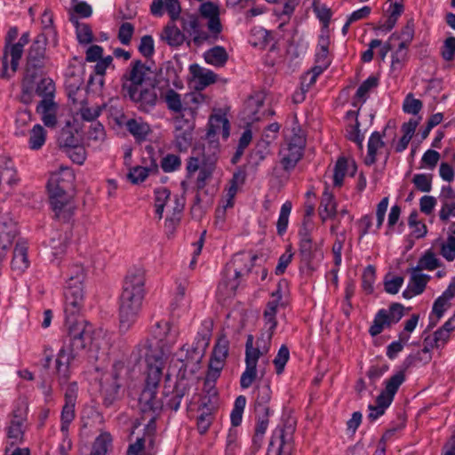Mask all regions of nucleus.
<instances>
[{"mask_svg": "<svg viewBox=\"0 0 455 455\" xmlns=\"http://www.w3.org/2000/svg\"><path fill=\"white\" fill-rule=\"evenodd\" d=\"M67 336L56 358V372L60 385L68 384L72 369L82 364L87 358L89 346L92 342L93 328L83 318L65 320Z\"/></svg>", "mask_w": 455, "mask_h": 455, "instance_id": "f257e3e1", "label": "nucleus"}, {"mask_svg": "<svg viewBox=\"0 0 455 455\" xmlns=\"http://www.w3.org/2000/svg\"><path fill=\"white\" fill-rule=\"evenodd\" d=\"M162 70L152 69L140 60H134L121 77V93L143 113L155 109L158 96L156 88L160 84Z\"/></svg>", "mask_w": 455, "mask_h": 455, "instance_id": "f03ea898", "label": "nucleus"}, {"mask_svg": "<svg viewBox=\"0 0 455 455\" xmlns=\"http://www.w3.org/2000/svg\"><path fill=\"white\" fill-rule=\"evenodd\" d=\"M159 379V370L155 368L151 370L148 384L145 385L140 399V420L147 421L142 437L137 438L136 442L131 443L127 449V455H144L146 443L149 447L155 443V435L156 432V419L161 415L163 403L156 399V388Z\"/></svg>", "mask_w": 455, "mask_h": 455, "instance_id": "7ed1b4c3", "label": "nucleus"}, {"mask_svg": "<svg viewBox=\"0 0 455 455\" xmlns=\"http://www.w3.org/2000/svg\"><path fill=\"white\" fill-rule=\"evenodd\" d=\"M151 334L154 337L155 343L147 339L139 343L133 351V354L137 353V360L144 358L147 362L148 373L145 385L148 384L151 370L155 368L159 370L157 384L160 382L164 368V356L176 342L178 331L173 329L168 321L161 320L156 322L151 327Z\"/></svg>", "mask_w": 455, "mask_h": 455, "instance_id": "20e7f679", "label": "nucleus"}, {"mask_svg": "<svg viewBox=\"0 0 455 455\" xmlns=\"http://www.w3.org/2000/svg\"><path fill=\"white\" fill-rule=\"evenodd\" d=\"M47 44V36L43 32L36 36L28 48L20 95V100L23 104L28 105L32 102L35 84L44 74L48 60L46 55Z\"/></svg>", "mask_w": 455, "mask_h": 455, "instance_id": "39448f33", "label": "nucleus"}, {"mask_svg": "<svg viewBox=\"0 0 455 455\" xmlns=\"http://www.w3.org/2000/svg\"><path fill=\"white\" fill-rule=\"evenodd\" d=\"M74 176L68 172L65 175L53 174L47 182V190L54 218L60 222L69 223L75 215L76 205L69 191L72 188Z\"/></svg>", "mask_w": 455, "mask_h": 455, "instance_id": "423d86ee", "label": "nucleus"}, {"mask_svg": "<svg viewBox=\"0 0 455 455\" xmlns=\"http://www.w3.org/2000/svg\"><path fill=\"white\" fill-rule=\"evenodd\" d=\"M78 396V385L76 382L68 383L64 393L65 403L60 412V432L62 435L61 443L58 451L60 455H68L72 450L73 443L69 437V426L76 418V404Z\"/></svg>", "mask_w": 455, "mask_h": 455, "instance_id": "0eeeda50", "label": "nucleus"}, {"mask_svg": "<svg viewBox=\"0 0 455 455\" xmlns=\"http://www.w3.org/2000/svg\"><path fill=\"white\" fill-rule=\"evenodd\" d=\"M218 154L214 151H208L206 148L203 149L202 156H190L187 161L186 171L187 177L191 178L196 172L199 171L196 187L197 190L204 189L208 181L212 179L213 172L216 168L218 160Z\"/></svg>", "mask_w": 455, "mask_h": 455, "instance_id": "6e6552de", "label": "nucleus"}, {"mask_svg": "<svg viewBox=\"0 0 455 455\" xmlns=\"http://www.w3.org/2000/svg\"><path fill=\"white\" fill-rule=\"evenodd\" d=\"M145 282V271L142 268L129 271L124 282L119 301L141 307L146 293Z\"/></svg>", "mask_w": 455, "mask_h": 455, "instance_id": "1a4fd4ad", "label": "nucleus"}, {"mask_svg": "<svg viewBox=\"0 0 455 455\" xmlns=\"http://www.w3.org/2000/svg\"><path fill=\"white\" fill-rule=\"evenodd\" d=\"M29 32H25L20 36L17 43H14L12 46H8L7 50L4 51L2 59V78L9 79L16 73L20 60L23 55L24 46L29 43Z\"/></svg>", "mask_w": 455, "mask_h": 455, "instance_id": "9d476101", "label": "nucleus"}, {"mask_svg": "<svg viewBox=\"0 0 455 455\" xmlns=\"http://www.w3.org/2000/svg\"><path fill=\"white\" fill-rule=\"evenodd\" d=\"M305 139L298 134H293L290 140L280 148V163L284 171L293 170L298 162L303 156Z\"/></svg>", "mask_w": 455, "mask_h": 455, "instance_id": "9b49d317", "label": "nucleus"}, {"mask_svg": "<svg viewBox=\"0 0 455 455\" xmlns=\"http://www.w3.org/2000/svg\"><path fill=\"white\" fill-rule=\"evenodd\" d=\"M28 407L26 404L17 405L10 415V422L6 427V435L11 444H17L23 441L27 428Z\"/></svg>", "mask_w": 455, "mask_h": 455, "instance_id": "f8f14e48", "label": "nucleus"}, {"mask_svg": "<svg viewBox=\"0 0 455 455\" xmlns=\"http://www.w3.org/2000/svg\"><path fill=\"white\" fill-rule=\"evenodd\" d=\"M124 363L122 362L115 363L110 378H107L101 383V395L103 405L105 407L112 406L120 398L121 383L119 382L120 371L124 370Z\"/></svg>", "mask_w": 455, "mask_h": 455, "instance_id": "ddd939ff", "label": "nucleus"}, {"mask_svg": "<svg viewBox=\"0 0 455 455\" xmlns=\"http://www.w3.org/2000/svg\"><path fill=\"white\" fill-rule=\"evenodd\" d=\"M257 258V255L247 252H240L233 257L231 262L227 266V271L233 270L235 274V279L229 282L231 290L235 291L238 287L239 282L236 281L238 278L251 272Z\"/></svg>", "mask_w": 455, "mask_h": 455, "instance_id": "4468645a", "label": "nucleus"}, {"mask_svg": "<svg viewBox=\"0 0 455 455\" xmlns=\"http://www.w3.org/2000/svg\"><path fill=\"white\" fill-rule=\"evenodd\" d=\"M84 305V289L82 286L66 287L65 290V320L68 317L78 319L79 314Z\"/></svg>", "mask_w": 455, "mask_h": 455, "instance_id": "2eb2a0df", "label": "nucleus"}, {"mask_svg": "<svg viewBox=\"0 0 455 455\" xmlns=\"http://www.w3.org/2000/svg\"><path fill=\"white\" fill-rule=\"evenodd\" d=\"M299 256L300 261L310 271H314L313 259L315 257L316 248L313 244L310 234L307 228L300 229L299 232Z\"/></svg>", "mask_w": 455, "mask_h": 455, "instance_id": "dca6fc26", "label": "nucleus"}, {"mask_svg": "<svg viewBox=\"0 0 455 455\" xmlns=\"http://www.w3.org/2000/svg\"><path fill=\"white\" fill-rule=\"evenodd\" d=\"M158 385L159 383L156 388L155 396H156ZM189 388L190 387L187 383H185L183 380H180L176 383L171 394L164 391V400L157 399V397H156V399L163 403V408L165 407L172 411H177L180 408L182 398L188 393Z\"/></svg>", "mask_w": 455, "mask_h": 455, "instance_id": "f3484780", "label": "nucleus"}, {"mask_svg": "<svg viewBox=\"0 0 455 455\" xmlns=\"http://www.w3.org/2000/svg\"><path fill=\"white\" fill-rule=\"evenodd\" d=\"M193 124L182 118H176L175 120V145L176 148L180 151H187L190 147L193 140Z\"/></svg>", "mask_w": 455, "mask_h": 455, "instance_id": "a211bd4d", "label": "nucleus"}, {"mask_svg": "<svg viewBox=\"0 0 455 455\" xmlns=\"http://www.w3.org/2000/svg\"><path fill=\"white\" fill-rule=\"evenodd\" d=\"M199 12L203 18L208 20L207 28L209 32L217 37L222 31L219 6L212 2H205L200 5Z\"/></svg>", "mask_w": 455, "mask_h": 455, "instance_id": "6ab92c4d", "label": "nucleus"}, {"mask_svg": "<svg viewBox=\"0 0 455 455\" xmlns=\"http://www.w3.org/2000/svg\"><path fill=\"white\" fill-rule=\"evenodd\" d=\"M20 181L17 170L12 158L6 156H0V188L2 189L12 188Z\"/></svg>", "mask_w": 455, "mask_h": 455, "instance_id": "aec40b11", "label": "nucleus"}, {"mask_svg": "<svg viewBox=\"0 0 455 455\" xmlns=\"http://www.w3.org/2000/svg\"><path fill=\"white\" fill-rule=\"evenodd\" d=\"M146 149L149 155V164H148L147 166L133 167L130 170L129 173L127 174L128 180L133 184H139L140 182H143L150 173L158 172V164L156 163V160L153 157V148L149 146L147 147Z\"/></svg>", "mask_w": 455, "mask_h": 455, "instance_id": "412c9836", "label": "nucleus"}, {"mask_svg": "<svg viewBox=\"0 0 455 455\" xmlns=\"http://www.w3.org/2000/svg\"><path fill=\"white\" fill-rule=\"evenodd\" d=\"M141 307L119 301V331H128L138 319Z\"/></svg>", "mask_w": 455, "mask_h": 455, "instance_id": "4be33fe9", "label": "nucleus"}, {"mask_svg": "<svg viewBox=\"0 0 455 455\" xmlns=\"http://www.w3.org/2000/svg\"><path fill=\"white\" fill-rule=\"evenodd\" d=\"M28 250V243L25 240H19L16 243L11 267L12 271L16 272L18 275L22 274L30 265Z\"/></svg>", "mask_w": 455, "mask_h": 455, "instance_id": "5701e85b", "label": "nucleus"}, {"mask_svg": "<svg viewBox=\"0 0 455 455\" xmlns=\"http://www.w3.org/2000/svg\"><path fill=\"white\" fill-rule=\"evenodd\" d=\"M228 119L222 116H211L208 124V131L206 133V140L208 143L204 148L208 151H214L215 153L220 152V143L216 139V135L220 132V129L225 125Z\"/></svg>", "mask_w": 455, "mask_h": 455, "instance_id": "b1692460", "label": "nucleus"}, {"mask_svg": "<svg viewBox=\"0 0 455 455\" xmlns=\"http://www.w3.org/2000/svg\"><path fill=\"white\" fill-rule=\"evenodd\" d=\"M164 8L172 22L180 18L181 7L179 0H153L150 12L154 16L161 17L164 14Z\"/></svg>", "mask_w": 455, "mask_h": 455, "instance_id": "393cba45", "label": "nucleus"}, {"mask_svg": "<svg viewBox=\"0 0 455 455\" xmlns=\"http://www.w3.org/2000/svg\"><path fill=\"white\" fill-rule=\"evenodd\" d=\"M189 71L196 80V90H204L208 85L214 84L217 80V75L213 71L204 68L198 64L190 65Z\"/></svg>", "mask_w": 455, "mask_h": 455, "instance_id": "a878e982", "label": "nucleus"}, {"mask_svg": "<svg viewBox=\"0 0 455 455\" xmlns=\"http://www.w3.org/2000/svg\"><path fill=\"white\" fill-rule=\"evenodd\" d=\"M62 275L67 282L66 287L82 286L85 279V270L81 263L75 262L69 264L67 268L62 272Z\"/></svg>", "mask_w": 455, "mask_h": 455, "instance_id": "bb28decb", "label": "nucleus"}, {"mask_svg": "<svg viewBox=\"0 0 455 455\" xmlns=\"http://www.w3.org/2000/svg\"><path fill=\"white\" fill-rule=\"evenodd\" d=\"M57 105L52 99H44L37 106V111L42 114V121L47 127L53 128L57 124Z\"/></svg>", "mask_w": 455, "mask_h": 455, "instance_id": "cd10ccee", "label": "nucleus"}, {"mask_svg": "<svg viewBox=\"0 0 455 455\" xmlns=\"http://www.w3.org/2000/svg\"><path fill=\"white\" fill-rule=\"evenodd\" d=\"M318 212L323 222H324L327 219L336 218L338 214L337 203L334 199V196L327 190L323 193Z\"/></svg>", "mask_w": 455, "mask_h": 455, "instance_id": "c85d7f7f", "label": "nucleus"}, {"mask_svg": "<svg viewBox=\"0 0 455 455\" xmlns=\"http://www.w3.org/2000/svg\"><path fill=\"white\" fill-rule=\"evenodd\" d=\"M254 412L257 419L255 427V438L262 437L268 426V418L270 415V407L266 404L254 403Z\"/></svg>", "mask_w": 455, "mask_h": 455, "instance_id": "c756f323", "label": "nucleus"}, {"mask_svg": "<svg viewBox=\"0 0 455 455\" xmlns=\"http://www.w3.org/2000/svg\"><path fill=\"white\" fill-rule=\"evenodd\" d=\"M197 349L192 346L191 349L187 350L186 358L180 359L182 365L180 369L179 374L182 379L185 378L186 371L188 370L190 373H195L199 369V364L204 355H201L196 360Z\"/></svg>", "mask_w": 455, "mask_h": 455, "instance_id": "7c9ffc66", "label": "nucleus"}, {"mask_svg": "<svg viewBox=\"0 0 455 455\" xmlns=\"http://www.w3.org/2000/svg\"><path fill=\"white\" fill-rule=\"evenodd\" d=\"M382 137L383 135L379 132H373L370 136L368 140L367 156L364 159L366 165L370 166L376 163L378 149L385 146Z\"/></svg>", "mask_w": 455, "mask_h": 455, "instance_id": "2f4dec72", "label": "nucleus"}, {"mask_svg": "<svg viewBox=\"0 0 455 455\" xmlns=\"http://www.w3.org/2000/svg\"><path fill=\"white\" fill-rule=\"evenodd\" d=\"M162 39L164 40L170 46H180L185 41V35L176 27L173 22L169 23L164 28L162 33Z\"/></svg>", "mask_w": 455, "mask_h": 455, "instance_id": "473e14b6", "label": "nucleus"}, {"mask_svg": "<svg viewBox=\"0 0 455 455\" xmlns=\"http://www.w3.org/2000/svg\"><path fill=\"white\" fill-rule=\"evenodd\" d=\"M351 168V175L353 176L356 171V165L355 162L349 164L348 161L345 157H339L335 164L334 174H333V184L334 186L340 187L343 183L348 169Z\"/></svg>", "mask_w": 455, "mask_h": 455, "instance_id": "72a5a7b5", "label": "nucleus"}, {"mask_svg": "<svg viewBox=\"0 0 455 455\" xmlns=\"http://www.w3.org/2000/svg\"><path fill=\"white\" fill-rule=\"evenodd\" d=\"M77 129L73 128L71 123L68 121L61 129L58 142L61 148H70L80 144L79 138L76 136Z\"/></svg>", "mask_w": 455, "mask_h": 455, "instance_id": "f704fd0d", "label": "nucleus"}, {"mask_svg": "<svg viewBox=\"0 0 455 455\" xmlns=\"http://www.w3.org/2000/svg\"><path fill=\"white\" fill-rule=\"evenodd\" d=\"M259 359L245 360V371L240 378V387L243 389L249 388L258 377L257 364Z\"/></svg>", "mask_w": 455, "mask_h": 455, "instance_id": "c9c22d12", "label": "nucleus"}, {"mask_svg": "<svg viewBox=\"0 0 455 455\" xmlns=\"http://www.w3.org/2000/svg\"><path fill=\"white\" fill-rule=\"evenodd\" d=\"M126 130L139 141L146 140L150 132L149 125L141 119H129L125 124Z\"/></svg>", "mask_w": 455, "mask_h": 455, "instance_id": "e433bc0d", "label": "nucleus"}, {"mask_svg": "<svg viewBox=\"0 0 455 455\" xmlns=\"http://www.w3.org/2000/svg\"><path fill=\"white\" fill-rule=\"evenodd\" d=\"M228 59V52L222 46H214L204 52L205 61L215 67H223L227 63Z\"/></svg>", "mask_w": 455, "mask_h": 455, "instance_id": "4c0bfd02", "label": "nucleus"}, {"mask_svg": "<svg viewBox=\"0 0 455 455\" xmlns=\"http://www.w3.org/2000/svg\"><path fill=\"white\" fill-rule=\"evenodd\" d=\"M211 337L212 329L210 325H204L203 328L198 331L193 344V346L196 347V350L197 349V355L196 356V360L201 355H204L207 347H209Z\"/></svg>", "mask_w": 455, "mask_h": 455, "instance_id": "58836bf2", "label": "nucleus"}, {"mask_svg": "<svg viewBox=\"0 0 455 455\" xmlns=\"http://www.w3.org/2000/svg\"><path fill=\"white\" fill-rule=\"evenodd\" d=\"M263 98L261 96L251 97L248 101V108H251L250 119L252 122L260 121L275 115L273 109H268L267 112L259 113V108L263 107Z\"/></svg>", "mask_w": 455, "mask_h": 455, "instance_id": "ea45409f", "label": "nucleus"}, {"mask_svg": "<svg viewBox=\"0 0 455 455\" xmlns=\"http://www.w3.org/2000/svg\"><path fill=\"white\" fill-rule=\"evenodd\" d=\"M329 45L330 38L328 36L321 35L318 38V44L315 52V63L323 64V66H330L331 60L329 59Z\"/></svg>", "mask_w": 455, "mask_h": 455, "instance_id": "a19ab883", "label": "nucleus"}, {"mask_svg": "<svg viewBox=\"0 0 455 455\" xmlns=\"http://www.w3.org/2000/svg\"><path fill=\"white\" fill-rule=\"evenodd\" d=\"M46 131L41 124H36L29 132L28 148L31 150H39L46 140Z\"/></svg>", "mask_w": 455, "mask_h": 455, "instance_id": "79ce46f5", "label": "nucleus"}, {"mask_svg": "<svg viewBox=\"0 0 455 455\" xmlns=\"http://www.w3.org/2000/svg\"><path fill=\"white\" fill-rule=\"evenodd\" d=\"M391 323L387 319V310L379 309L374 316L373 323L369 329V333L372 337L380 334L385 327H390Z\"/></svg>", "mask_w": 455, "mask_h": 455, "instance_id": "37998d69", "label": "nucleus"}, {"mask_svg": "<svg viewBox=\"0 0 455 455\" xmlns=\"http://www.w3.org/2000/svg\"><path fill=\"white\" fill-rule=\"evenodd\" d=\"M439 267H441L440 260L435 257L433 251H427L422 257H420L417 267H414L412 271L419 272L423 269L432 271Z\"/></svg>", "mask_w": 455, "mask_h": 455, "instance_id": "c03bdc74", "label": "nucleus"}, {"mask_svg": "<svg viewBox=\"0 0 455 455\" xmlns=\"http://www.w3.org/2000/svg\"><path fill=\"white\" fill-rule=\"evenodd\" d=\"M112 444V436L109 433H101L94 440L91 453L93 455H106Z\"/></svg>", "mask_w": 455, "mask_h": 455, "instance_id": "a18cd8bd", "label": "nucleus"}, {"mask_svg": "<svg viewBox=\"0 0 455 455\" xmlns=\"http://www.w3.org/2000/svg\"><path fill=\"white\" fill-rule=\"evenodd\" d=\"M34 92L44 99L53 100L55 92V84L50 77L41 78L39 83L35 84Z\"/></svg>", "mask_w": 455, "mask_h": 455, "instance_id": "49530a36", "label": "nucleus"}, {"mask_svg": "<svg viewBox=\"0 0 455 455\" xmlns=\"http://www.w3.org/2000/svg\"><path fill=\"white\" fill-rule=\"evenodd\" d=\"M225 362L221 360H216L213 358H210L208 371L205 376V384H212L215 383L216 380L220 378L221 371L225 366Z\"/></svg>", "mask_w": 455, "mask_h": 455, "instance_id": "de8ad7c7", "label": "nucleus"}, {"mask_svg": "<svg viewBox=\"0 0 455 455\" xmlns=\"http://www.w3.org/2000/svg\"><path fill=\"white\" fill-rule=\"evenodd\" d=\"M247 399L244 395H238L234 403V407L231 411L230 419L234 427L240 426L243 419V410L246 405Z\"/></svg>", "mask_w": 455, "mask_h": 455, "instance_id": "09e8293b", "label": "nucleus"}, {"mask_svg": "<svg viewBox=\"0 0 455 455\" xmlns=\"http://www.w3.org/2000/svg\"><path fill=\"white\" fill-rule=\"evenodd\" d=\"M171 192L166 188H160L155 190V207L158 219L163 218L164 209L170 200Z\"/></svg>", "mask_w": 455, "mask_h": 455, "instance_id": "8fccbe9b", "label": "nucleus"}, {"mask_svg": "<svg viewBox=\"0 0 455 455\" xmlns=\"http://www.w3.org/2000/svg\"><path fill=\"white\" fill-rule=\"evenodd\" d=\"M291 207L292 205L290 201H286L281 207L279 218L276 223L277 234L279 235H283L287 230Z\"/></svg>", "mask_w": 455, "mask_h": 455, "instance_id": "3c124183", "label": "nucleus"}, {"mask_svg": "<svg viewBox=\"0 0 455 455\" xmlns=\"http://www.w3.org/2000/svg\"><path fill=\"white\" fill-rule=\"evenodd\" d=\"M379 85V79L376 76H371L365 81H363L358 87L355 98L365 102L368 98V93L373 88Z\"/></svg>", "mask_w": 455, "mask_h": 455, "instance_id": "603ef678", "label": "nucleus"}, {"mask_svg": "<svg viewBox=\"0 0 455 455\" xmlns=\"http://www.w3.org/2000/svg\"><path fill=\"white\" fill-rule=\"evenodd\" d=\"M440 253L447 261L455 259V230H452L446 241L441 244Z\"/></svg>", "mask_w": 455, "mask_h": 455, "instance_id": "864d4df0", "label": "nucleus"}, {"mask_svg": "<svg viewBox=\"0 0 455 455\" xmlns=\"http://www.w3.org/2000/svg\"><path fill=\"white\" fill-rule=\"evenodd\" d=\"M429 280V275L413 271L411 275L409 286L414 291V293L419 295L425 291Z\"/></svg>", "mask_w": 455, "mask_h": 455, "instance_id": "5fc2aeb1", "label": "nucleus"}, {"mask_svg": "<svg viewBox=\"0 0 455 455\" xmlns=\"http://www.w3.org/2000/svg\"><path fill=\"white\" fill-rule=\"evenodd\" d=\"M450 333L442 327L435 331L433 337L427 336L424 339V344L430 346L431 348L443 346L449 339Z\"/></svg>", "mask_w": 455, "mask_h": 455, "instance_id": "6e6d98bb", "label": "nucleus"}, {"mask_svg": "<svg viewBox=\"0 0 455 455\" xmlns=\"http://www.w3.org/2000/svg\"><path fill=\"white\" fill-rule=\"evenodd\" d=\"M229 351V341L226 337H221L218 339L214 345L211 357L216 360H221L226 363V359L228 355Z\"/></svg>", "mask_w": 455, "mask_h": 455, "instance_id": "4d7b16f0", "label": "nucleus"}, {"mask_svg": "<svg viewBox=\"0 0 455 455\" xmlns=\"http://www.w3.org/2000/svg\"><path fill=\"white\" fill-rule=\"evenodd\" d=\"M255 401L254 403H260L269 405L271 400V388L269 382L258 384L255 387Z\"/></svg>", "mask_w": 455, "mask_h": 455, "instance_id": "13d9d810", "label": "nucleus"}, {"mask_svg": "<svg viewBox=\"0 0 455 455\" xmlns=\"http://www.w3.org/2000/svg\"><path fill=\"white\" fill-rule=\"evenodd\" d=\"M415 33V24L413 19L407 20L405 26L402 28L401 35L396 36L400 38L402 42L399 44L400 48H408L411 44Z\"/></svg>", "mask_w": 455, "mask_h": 455, "instance_id": "bf43d9fd", "label": "nucleus"}, {"mask_svg": "<svg viewBox=\"0 0 455 455\" xmlns=\"http://www.w3.org/2000/svg\"><path fill=\"white\" fill-rule=\"evenodd\" d=\"M376 278L375 267L371 265L367 266L362 275V288L363 290L371 294L373 292V283Z\"/></svg>", "mask_w": 455, "mask_h": 455, "instance_id": "052dcab7", "label": "nucleus"}, {"mask_svg": "<svg viewBox=\"0 0 455 455\" xmlns=\"http://www.w3.org/2000/svg\"><path fill=\"white\" fill-rule=\"evenodd\" d=\"M404 380L405 374L403 371H397L386 381L384 391L395 397V395L398 391L400 386L404 382Z\"/></svg>", "mask_w": 455, "mask_h": 455, "instance_id": "680f3d73", "label": "nucleus"}, {"mask_svg": "<svg viewBox=\"0 0 455 455\" xmlns=\"http://www.w3.org/2000/svg\"><path fill=\"white\" fill-rule=\"evenodd\" d=\"M290 351L287 346L282 345L275 355L273 363L275 368L276 374L280 375L283 372L284 367L289 361Z\"/></svg>", "mask_w": 455, "mask_h": 455, "instance_id": "e2e57ef3", "label": "nucleus"}, {"mask_svg": "<svg viewBox=\"0 0 455 455\" xmlns=\"http://www.w3.org/2000/svg\"><path fill=\"white\" fill-rule=\"evenodd\" d=\"M251 36L257 37V40H251V44L254 47L265 48L270 42L271 33L270 31L263 28H258L251 30Z\"/></svg>", "mask_w": 455, "mask_h": 455, "instance_id": "0e129e2a", "label": "nucleus"}, {"mask_svg": "<svg viewBox=\"0 0 455 455\" xmlns=\"http://www.w3.org/2000/svg\"><path fill=\"white\" fill-rule=\"evenodd\" d=\"M246 180V173L243 170H237L233 173V177L230 180V186L228 189V196L235 197L238 188L242 187Z\"/></svg>", "mask_w": 455, "mask_h": 455, "instance_id": "69168bd1", "label": "nucleus"}, {"mask_svg": "<svg viewBox=\"0 0 455 455\" xmlns=\"http://www.w3.org/2000/svg\"><path fill=\"white\" fill-rule=\"evenodd\" d=\"M181 166V159L174 154L166 155L161 161V168L164 172H172Z\"/></svg>", "mask_w": 455, "mask_h": 455, "instance_id": "338daca9", "label": "nucleus"}, {"mask_svg": "<svg viewBox=\"0 0 455 455\" xmlns=\"http://www.w3.org/2000/svg\"><path fill=\"white\" fill-rule=\"evenodd\" d=\"M135 28L130 22H124L120 25L117 38L124 45H129L132 42Z\"/></svg>", "mask_w": 455, "mask_h": 455, "instance_id": "774afa93", "label": "nucleus"}]
</instances>
